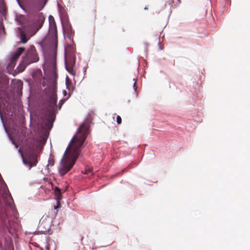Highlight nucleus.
<instances>
[{
	"mask_svg": "<svg viewBox=\"0 0 250 250\" xmlns=\"http://www.w3.org/2000/svg\"><path fill=\"white\" fill-rule=\"evenodd\" d=\"M38 60L39 57L36 48L34 46H31L27 52L23 62L25 65H28L37 62Z\"/></svg>",
	"mask_w": 250,
	"mask_h": 250,
	"instance_id": "3",
	"label": "nucleus"
},
{
	"mask_svg": "<svg viewBox=\"0 0 250 250\" xmlns=\"http://www.w3.org/2000/svg\"><path fill=\"white\" fill-rule=\"evenodd\" d=\"M133 80L135 81V82L133 84V87L135 88V89H136V79L134 78L133 79Z\"/></svg>",
	"mask_w": 250,
	"mask_h": 250,
	"instance_id": "13",
	"label": "nucleus"
},
{
	"mask_svg": "<svg viewBox=\"0 0 250 250\" xmlns=\"http://www.w3.org/2000/svg\"><path fill=\"white\" fill-rule=\"evenodd\" d=\"M117 123H118V124H121L122 123V118L119 115L117 116Z\"/></svg>",
	"mask_w": 250,
	"mask_h": 250,
	"instance_id": "11",
	"label": "nucleus"
},
{
	"mask_svg": "<svg viewBox=\"0 0 250 250\" xmlns=\"http://www.w3.org/2000/svg\"><path fill=\"white\" fill-rule=\"evenodd\" d=\"M21 42L23 43H25L27 42V39L26 35L23 32L21 33Z\"/></svg>",
	"mask_w": 250,
	"mask_h": 250,
	"instance_id": "9",
	"label": "nucleus"
},
{
	"mask_svg": "<svg viewBox=\"0 0 250 250\" xmlns=\"http://www.w3.org/2000/svg\"><path fill=\"white\" fill-rule=\"evenodd\" d=\"M88 132V127L83 124L79 128L78 132L71 140L66 148L59 168L60 174L63 176L67 173L74 165L78 158L80 148L84 142Z\"/></svg>",
	"mask_w": 250,
	"mask_h": 250,
	"instance_id": "1",
	"label": "nucleus"
},
{
	"mask_svg": "<svg viewBox=\"0 0 250 250\" xmlns=\"http://www.w3.org/2000/svg\"><path fill=\"white\" fill-rule=\"evenodd\" d=\"M92 171V169L91 168H88L86 170H85V174H88L90 172H91Z\"/></svg>",
	"mask_w": 250,
	"mask_h": 250,
	"instance_id": "12",
	"label": "nucleus"
},
{
	"mask_svg": "<svg viewBox=\"0 0 250 250\" xmlns=\"http://www.w3.org/2000/svg\"><path fill=\"white\" fill-rule=\"evenodd\" d=\"M18 85H19L20 86H22V83L21 82V81H19L18 82Z\"/></svg>",
	"mask_w": 250,
	"mask_h": 250,
	"instance_id": "14",
	"label": "nucleus"
},
{
	"mask_svg": "<svg viewBox=\"0 0 250 250\" xmlns=\"http://www.w3.org/2000/svg\"><path fill=\"white\" fill-rule=\"evenodd\" d=\"M54 192L55 196L57 197V200H59L60 199V197L61 195V191L60 189L59 188L56 187L55 188Z\"/></svg>",
	"mask_w": 250,
	"mask_h": 250,
	"instance_id": "7",
	"label": "nucleus"
},
{
	"mask_svg": "<svg viewBox=\"0 0 250 250\" xmlns=\"http://www.w3.org/2000/svg\"><path fill=\"white\" fill-rule=\"evenodd\" d=\"M47 119V125L49 124L51 125V127H52V125L55 119V114L53 111H48L46 114Z\"/></svg>",
	"mask_w": 250,
	"mask_h": 250,
	"instance_id": "5",
	"label": "nucleus"
},
{
	"mask_svg": "<svg viewBox=\"0 0 250 250\" xmlns=\"http://www.w3.org/2000/svg\"><path fill=\"white\" fill-rule=\"evenodd\" d=\"M50 104H51L54 107H56L57 105V99L55 97L54 94L52 95V97L50 100Z\"/></svg>",
	"mask_w": 250,
	"mask_h": 250,
	"instance_id": "8",
	"label": "nucleus"
},
{
	"mask_svg": "<svg viewBox=\"0 0 250 250\" xmlns=\"http://www.w3.org/2000/svg\"><path fill=\"white\" fill-rule=\"evenodd\" d=\"M66 32H67L68 38L70 40H72L73 36V35L74 34V31H72V30L70 28V29H67Z\"/></svg>",
	"mask_w": 250,
	"mask_h": 250,
	"instance_id": "10",
	"label": "nucleus"
},
{
	"mask_svg": "<svg viewBox=\"0 0 250 250\" xmlns=\"http://www.w3.org/2000/svg\"><path fill=\"white\" fill-rule=\"evenodd\" d=\"M24 50L25 48L23 47H20L17 50L16 52L14 54V55L12 57L11 63L9 64V65H10L11 66H14L16 61L19 59L21 55L24 51Z\"/></svg>",
	"mask_w": 250,
	"mask_h": 250,
	"instance_id": "4",
	"label": "nucleus"
},
{
	"mask_svg": "<svg viewBox=\"0 0 250 250\" xmlns=\"http://www.w3.org/2000/svg\"><path fill=\"white\" fill-rule=\"evenodd\" d=\"M79 250V249H78V250Z\"/></svg>",
	"mask_w": 250,
	"mask_h": 250,
	"instance_id": "15",
	"label": "nucleus"
},
{
	"mask_svg": "<svg viewBox=\"0 0 250 250\" xmlns=\"http://www.w3.org/2000/svg\"><path fill=\"white\" fill-rule=\"evenodd\" d=\"M49 29L48 34L43 41V42L45 43L47 41H49L50 45L52 48H56L58 44L57 26L54 18L51 15L49 17Z\"/></svg>",
	"mask_w": 250,
	"mask_h": 250,
	"instance_id": "2",
	"label": "nucleus"
},
{
	"mask_svg": "<svg viewBox=\"0 0 250 250\" xmlns=\"http://www.w3.org/2000/svg\"><path fill=\"white\" fill-rule=\"evenodd\" d=\"M23 162L24 164L29 166V168H31L33 166H35L37 163V160L35 158H34L32 161H30L23 158Z\"/></svg>",
	"mask_w": 250,
	"mask_h": 250,
	"instance_id": "6",
	"label": "nucleus"
}]
</instances>
